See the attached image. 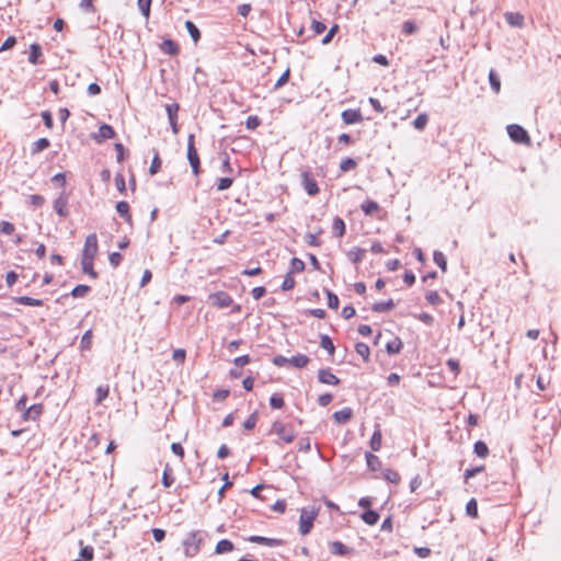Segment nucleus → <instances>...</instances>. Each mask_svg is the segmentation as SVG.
<instances>
[{"instance_id":"obj_25","label":"nucleus","mask_w":561,"mask_h":561,"mask_svg":"<svg viewBox=\"0 0 561 561\" xmlns=\"http://www.w3.org/2000/svg\"><path fill=\"white\" fill-rule=\"evenodd\" d=\"M42 55L41 46L37 44H32L30 47L28 61L33 65L38 62V58Z\"/></svg>"},{"instance_id":"obj_5","label":"nucleus","mask_w":561,"mask_h":561,"mask_svg":"<svg viewBox=\"0 0 561 561\" xmlns=\"http://www.w3.org/2000/svg\"><path fill=\"white\" fill-rule=\"evenodd\" d=\"M507 134L515 142H524L529 140L527 131L522 126L516 124L507 126Z\"/></svg>"},{"instance_id":"obj_29","label":"nucleus","mask_w":561,"mask_h":561,"mask_svg":"<svg viewBox=\"0 0 561 561\" xmlns=\"http://www.w3.org/2000/svg\"><path fill=\"white\" fill-rule=\"evenodd\" d=\"M356 353L363 357L365 362H368L370 350L366 343L359 342L355 345Z\"/></svg>"},{"instance_id":"obj_38","label":"nucleus","mask_w":561,"mask_h":561,"mask_svg":"<svg viewBox=\"0 0 561 561\" xmlns=\"http://www.w3.org/2000/svg\"><path fill=\"white\" fill-rule=\"evenodd\" d=\"M304 270H305V263L300 259H297V257L291 259L290 268H289L288 273H290V274L299 273V272H302Z\"/></svg>"},{"instance_id":"obj_50","label":"nucleus","mask_w":561,"mask_h":561,"mask_svg":"<svg viewBox=\"0 0 561 561\" xmlns=\"http://www.w3.org/2000/svg\"><path fill=\"white\" fill-rule=\"evenodd\" d=\"M0 232L10 236L14 232V226L9 221H0Z\"/></svg>"},{"instance_id":"obj_7","label":"nucleus","mask_w":561,"mask_h":561,"mask_svg":"<svg viewBox=\"0 0 561 561\" xmlns=\"http://www.w3.org/2000/svg\"><path fill=\"white\" fill-rule=\"evenodd\" d=\"M68 196L62 192L55 201H54V209L60 217H67L69 215L68 210Z\"/></svg>"},{"instance_id":"obj_51","label":"nucleus","mask_w":561,"mask_h":561,"mask_svg":"<svg viewBox=\"0 0 561 561\" xmlns=\"http://www.w3.org/2000/svg\"><path fill=\"white\" fill-rule=\"evenodd\" d=\"M233 183V179L231 178H221L218 181L217 190L225 191L228 190Z\"/></svg>"},{"instance_id":"obj_37","label":"nucleus","mask_w":561,"mask_h":561,"mask_svg":"<svg viewBox=\"0 0 561 561\" xmlns=\"http://www.w3.org/2000/svg\"><path fill=\"white\" fill-rule=\"evenodd\" d=\"M90 291V287L88 285H78L71 290V296L73 298H82Z\"/></svg>"},{"instance_id":"obj_3","label":"nucleus","mask_w":561,"mask_h":561,"mask_svg":"<svg viewBox=\"0 0 561 561\" xmlns=\"http://www.w3.org/2000/svg\"><path fill=\"white\" fill-rule=\"evenodd\" d=\"M98 253V238L95 233L87 236L82 251V257L94 260Z\"/></svg>"},{"instance_id":"obj_57","label":"nucleus","mask_w":561,"mask_h":561,"mask_svg":"<svg viewBox=\"0 0 561 561\" xmlns=\"http://www.w3.org/2000/svg\"><path fill=\"white\" fill-rule=\"evenodd\" d=\"M260 125V119L257 116H249L245 122V126L248 129L253 130Z\"/></svg>"},{"instance_id":"obj_12","label":"nucleus","mask_w":561,"mask_h":561,"mask_svg":"<svg viewBox=\"0 0 561 561\" xmlns=\"http://www.w3.org/2000/svg\"><path fill=\"white\" fill-rule=\"evenodd\" d=\"M187 159L191 164L193 173L197 175L199 173V157L195 146L191 145L190 148H187Z\"/></svg>"},{"instance_id":"obj_4","label":"nucleus","mask_w":561,"mask_h":561,"mask_svg":"<svg viewBox=\"0 0 561 561\" xmlns=\"http://www.w3.org/2000/svg\"><path fill=\"white\" fill-rule=\"evenodd\" d=\"M301 184L308 195L314 196L319 193L318 184L309 171H304L301 173Z\"/></svg>"},{"instance_id":"obj_43","label":"nucleus","mask_w":561,"mask_h":561,"mask_svg":"<svg viewBox=\"0 0 561 561\" xmlns=\"http://www.w3.org/2000/svg\"><path fill=\"white\" fill-rule=\"evenodd\" d=\"M91 344H92V332H91V330H88L84 332V334L81 337L80 347L82 350H90Z\"/></svg>"},{"instance_id":"obj_17","label":"nucleus","mask_w":561,"mask_h":561,"mask_svg":"<svg viewBox=\"0 0 561 561\" xmlns=\"http://www.w3.org/2000/svg\"><path fill=\"white\" fill-rule=\"evenodd\" d=\"M309 357L304 354H297L289 358V364L296 368H304L309 363Z\"/></svg>"},{"instance_id":"obj_45","label":"nucleus","mask_w":561,"mask_h":561,"mask_svg":"<svg viewBox=\"0 0 561 561\" xmlns=\"http://www.w3.org/2000/svg\"><path fill=\"white\" fill-rule=\"evenodd\" d=\"M356 167V161L352 158L343 159L340 163V170L342 172H347Z\"/></svg>"},{"instance_id":"obj_41","label":"nucleus","mask_w":561,"mask_h":561,"mask_svg":"<svg viewBox=\"0 0 561 561\" xmlns=\"http://www.w3.org/2000/svg\"><path fill=\"white\" fill-rule=\"evenodd\" d=\"M332 229L339 237H342L345 232L344 221L341 218L336 217L333 220Z\"/></svg>"},{"instance_id":"obj_35","label":"nucleus","mask_w":561,"mask_h":561,"mask_svg":"<svg viewBox=\"0 0 561 561\" xmlns=\"http://www.w3.org/2000/svg\"><path fill=\"white\" fill-rule=\"evenodd\" d=\"M489 81H490V85H491L492 90L495 93H499L501 90V81L494 70H491L489 72Z\"/></svg>"},{"instance_id":"obj_64","label":"nucleus","mask_w":561,"mask_h":561,"mask_svg":"<svg viewBox=\"0 0 561 561\" xmlns=\"http://www.w3.org/2000/svg\"><path fill=\"white\" fill-rule=\"evenodd\" d=\"M311 28L316 34H321L325 31V25L320 21L313 20L311 23Z\"/></svg>"},{"instance_id":"obj_10","label":"nucleus","mask_w":561,"mask_h":561,"mask_svg":"<svg viewBox=\"0 0 561 561\" xmlns=\"http://www.w3.org/2000/svg\"><path fill=\"white\" fill-rule=\"evenodd\" d=\"M341 117L345 124H355V123H359L363 119L362 113L359 110H351V108L343 111L341 114Z\"/></svg>"},{"instance_id":"obj_15","label":"nucleus","mask_w":561,"mask_h":561,"mask_svg":"<svg viewBox=\"0 0 561 561\" xmlns=\"http://www.w3.org/2000/svg\"><path fill=\"white\" fill-rule=\"evenodd\" d=\"M365 254H366L365 249L354 247L348 251L347 256L352 262L359 263L363 261Z\"/></svg>"},{"instance_id":"obj_24","label":"nucleus","mask_w":561,"mask_h":561,"mask_svg":"<svg viewBox=\"0 0 561 561\" xmlns=\"http://www.w3.org/2000/svg\"><path fill=\"white\" fill-rule=\"evenodd\" d=\"M402 348V342L399 337H394L386 345L388 354H398Z\"/></svg>"},{"instance_id":"obj_9","label":"nucleus","mask_w":561,"mask_h":561,"mask_svg":"<svg viewBox=\"0 0 561 561\" xmlns=\"http://www.w3.org/2000/svg\"><path fill=\"white\" fill-rule=\"evenodd\" d=\"M198 542H199V539L197 538V535L194 533L190 534V536L184 541L186 557L194 556V553L198 549Z\"/></svg>"},{"instance_id":"obj_47","label":"nucleus","mask_w":561,"mask_h":561,"mask_svg":"<svg viewBox=\"0 0 561 561\" xmlns=\"http://www.w3.org/2000/svg\"><path fill=\"white\" fill-rule=\"evenodd\" d=\"M383 477L386 480L392 483H398L400 481L399 473L391 469H386L383 472Z\"/></svg>"},{"instance_id":"obj_59","label":"nucleus","mask_w":561,"mask_h":561,"mask_svg":"<svg viewBox=\"0 0 561 561\" xmlns=\"http://www.w3.org/2000/svg\"><path fill=\"white\" fill-rule=\"evenodd\" d=\"M288 79H289V69H286L284 71V73L276 81L274 89H279L280 87H283L285 83H287Z\"/></svg>"},{"instance_id":"obj_18","label":"nucleus","mask_w":561,"mask_h":561,"mask_svg":"<svg viewBox=\"0 0 561 561\" xmlns=\"http://www.w3.org/2000/svg\"><path fill=\"white\" fill-rule=\"evenodd\" d=\"M50 142L47 138H39L33 142L31 147V153L37 154L49 147Z\"/></svg>"},{"instance_id":"obj_19","label":"nucleus","mask_w":561,"mask_h":561,"mask_svg":"<svg viewBox=\"0 0 561 561\" xmlns=\"http://www.w3.org/2000/svg\"><path fill=\"white\" fill-rule=\"evenodd\" d=\"M14 301L24 305V306H33V307H39L43 305V301L41 299L32 298L28 296H20L15 297Z\"/></svg>"},{"instance_id":"obj_44","label":"nucleus","mask_w":561,"mask_h":561,"mask_svg":"<svg viewBox=\"0 0 561 561\" xmlns=\"http://www.w3.org/2000/svg\"><path fill=\"white\" fill-rule=\"evenodd\" d=\"M466 512L469 516L476 518L478 516V504L474 499H471L468 501L466 505Z\"/></svg>"},{"instance_id":"obj_1","label":"nucleus","mask_w":561,"mask_h":561,"mask_svg":"<svg viewBox=\"0 0 561 561\" xmlns=\"http://www.w3.org/2000/svg\"><path fill=\"white\" fill-rule=\"evenodd\" d=\"M318 515V511L314 508L307 510L302 508L300 512V518H299V531L301 535H307L310 533L313 520Z\"/></svg>"},{"instance_id":"obj_27","label":"nucleus","mask_w":561,"mask_h":561,"mask_svg":"<svg viewBox=\"0 0 561 561\" xmlns=\"http://www.w3.org/2000/svg\"><path fill=\"white\" fill-rule=\"evenodd\" d=\"M161 49L169 55H176L179 51L178 45L171 39H164Z\"/></svg>"},{"instance_id":"obj_14","label":"nucleus","mask_w":561,"mask_h":561,"mask_svg":"<svg viewBox=\"0 0 561 561\" xmlns=\"http://www.w3.org/2000/svg\"><path fill=\"white\" fill-rule=\"evenodd\" d=\"M330 548H331V552L335 556H348L350 552H351V548H348L347 546H345L344 543L340 542V541H334L332 543H330Z\"/></svg>"},{"instance_id":"obj_55","label":"nucleus","mask_w":561,"mask_h":561,"mask_svg":"<svg viewBox=\"0 0 561 561\" xmlns=\"http://www.w3.org/2000/svg\"><path fill=\"white\" fill-rule=\"evenodd\" d=\"M257 421V414L256 412L252 413L243 423V427L245 430H252L254 428Z\"/></svg>"},{"instance_id":"obj_52","label":"nucleus","mask_w":561,"mask_h":561,"mask_svg":"<svg viewBox=\"0 0 561 561\" xmlns=\"http://www.w3.org/2000/svg\"><path fill=\"white\" fill-rule=\"evenodd\" d=\"M160 168H161V160H160L158 153H156L151 161V164L149 168V173L153 175L159 171Z\"/></svg>"},{"instance_id":"obj_6","label":"nucleus","mask_w":561,"mask_h":561,"mask_svg":"<svg viewBox=\"0 0 561 561\" xmlns=\"http://www.w3.org/2000/svg\"><path fill=\"white\" fill-rule=\"evenodd\" d=\"M209 300L217 308H227L232 304V298L225 291L211 294Z\"/></svg>"},{"instance_id":"obj_13","label":"nucleus","mask_w":561,"mask_h":561,"mask_svg":"<svg viewBox=\"0 0 561 561\" xmlns=\"http://www.w3.org/2000/svg\"><path fill=\"white\" fill-rule=\"evenodd\" d=\"M43 412L42 404H33L30 408H27L23 413V420L24 421H35Z\"/></svg>"},{"instance_id":"obj_16","label":"nucleus","mask_w":561,"mask_h":561,"mask_svg":"<svg viewBox=\"0 0 561 561\" xmlns=\"http://www.w3.org/2000/svg\"><path fill=\"white\" fill-rule=\"evenodd\" d=\"M352 416V410L350 408H344L342 410H339L334 412L333 419L336 423L343 424L346 423Z\"/></svg>"},{"instance_id":"obj_28","label":"nucleus","mask_w":561,"mask_h":561,"mask_svg":"<svg viewBox=\"0 0 561 561\" xmlns=\"http://www.w3.org/2000/svg\"><path fill=\"white\" fill-rule=\"evenodd\" d=\"M232 549H233L232 542L228 539H222L217 542L215 551L220 554V553L229 552Z\"/></svg>"},{"instance_id":"obj_56","label":"nucleus","mask_w":561,"mask_h":561,"mask_svg":"<svg viewBox=\"0 0 561 561\" xmlns=\"http://www.w3.org/2000/svg\"><path fill=\"white\" fill-rule=\"evenodd\" d=\"M173 482L174 479L169 474V466H167L162 474V484L164 488H170Z\"/></svg>"},{"instance_id":"obj_2","label":"nucleus","mask_w":561,"mask_h":561,"mask_svg":"<svg viewBox=\"0 0 561 561\" xmlns=\"http://www.w3.org/2000/svg\"><path fill=\"white\" fill-rule=\"evenodd\" d=\"M272 432L275 433L283 442L289 444L295 437L296 433L291 428H287V426L282 422H274L272 425Z\"/></svg>"},{"instance_id":"obj_32","label":"nucleus","mask_w":561,"mask_h":561,"mask_svg":"<svg viewBox=\"0 0 561 561\" xmlns=\"http://www.w3.org/2000/svg\"><path fill=\"white\" fill-rule=\"evenodd\" d=\"M381 432L379 428H377L371 438H370V448L374 450V451H378L381 447Z\"/></svg>"},{"instance_id":"obj_62","label":"nucleus","mask_w":561,"mask_h":561,"mask_svg":"<svg viewBox=\"0 0 561 561\" xmlns=\"http://www.w3.org/2000/svg\"><path fill=\"white\" fill-rule=\"evenodd\" d=\"M426 300L431 304V305H438L440 302V297L439 295L437 294V291H428L426 294Z\"/></svg>"},{"instance_id":"obj_60","label":"nucleus","mask_w":561,"mask_h":561,"mask_svg":"<svg viewBox=\"0 0 561 561\" xmlns=\"http://www.w3.org/2000/svg\"><path fill=\"white\" fill-rule=\"evenodd\" d=\"M328 306L332 309H336L339 307V298L331 291H328Z\"/></svg>"},{"instance_id":"obj_53","label":"nucleus","mask_w":561,"mask_h":561,"mask_svg":"<svg viewBox=\"0 0 561 561\" xmlns=\"http://www.w3.org/2000/svg\"><path fill=\"white\" fill-rule=\"evenodd\" d=\"M108 396V387L96 388V404L101 403Z\"/></svg>"},{"instance_id":"obj_61","label":"nucleus","mask_w":561,"mask_h":561,"mask_svg":"<svg viewBox=\"0 0 561 561\" xmlns=\"http://www.w3.org/2000/svg\"><path fill=\"white\" fill-rule=\"evenodd\" d=\"M483 469H484V467H483V466L467 469V470L465 471V479H466V480H469V479L473 478L476 474H478L479 472H481Z\"/></svg>"},{"instance_id":"obj_21","label":"nucleus","mask_w":561,"mask_h":561,"mask_svg":"<svg viewBox=\"0 0 561 561\" xmlns=\"http://www.w3.org/2000/svg\"><path fill=\"white\" fill-rule=\"evenodd\" d=\"M362 519L369 526H374L379 520V514L375 511L367 510L362 514Z\"/></svg>"},{"instance_id":"obj_33","label":"nucleus","mask_w":561,"mask_h":561,"mask_svg":"<svg viewBox=\"0 0 561 561\" xmlns=\"http://www.w3.org/2000/svg\"><path fill=\"white\" fill-rule=\"evenodd\" d=\"M427 122H428L427 114L422 113V114L417 115L416 118L413 121V126L417 130H423L426 127Z\"/></svg>"},{"instance_id":"obj_30","label":"nucleus","mask_w":561,"mask_h":561,"mask_svg":"<svg viewBox=\"0 0 561 561\" xmlns=\"http://www.w3.org/2000/svg\"><path fill=\"white\" fill-rule=\"evenodd\" d=\"M185 27H186L188 34L191 35L192 39L194 41V43H197L201 37V33H199V30L197 28V26L192 21H186Z\"/></svg>"},{"instance_id":"obj_31","label":"nucleus","mask_w":561,"mask_h":561,"mask_svg":"<svg viewBox=\"0 0 561 561\" xmlns=\"http://www.w3.org/2000/svg\"><path fill=\"white\" fill-rule=\"evenodd\" d=\"M473 449H474V454L480 458H485L489 455V448H488L486 444L482 440H478L474 444Z\"/></svg>"},{"instance_id":"obj_49","label":"nucleus","mask_w":561,"mask_h":561,"mask_svg":"<svg viewBox=\"0 0 561 561\" xmlns=\"http://www.w3.org/2000/svg\"><path fill=\"white\" fill-rule=\"evenodd\" d=\"M270 404L273 409H280L284 407V399L279 394H273L270 398Z\"/></svg>"},{"instance_id":"obj_58","label":"nucleus","mask_w":561,"mask_h":561,"mask_svg":"<svg viewBox=\"0 0 561 561\" xmlns=\"http://www.w3.org/2000/svg\"><path fill=\"white\" fill-rule=\"evenodd\" d=\"M16 44V39L14 36H9L4 42L3 44L1 45L0 47V53L1 51H4V50H8V49H11L14 45Z\"/></svg>"},{"instance_id":"obj_63","label":"nucleus","mask_w":561,"mask_h":561,"mask_svg":"<svg viewBox=\"0 0 561 561\" xmlns=\"http://www.w3.org/2000/svg\"><path fill=\"white\" fill-rule=\"evenodd\" d=\"M108 260L113 267H117L121 264L122 255L118 252H113L110 254Z\"/></svg>"},{"instance_id":"obj_34","label":"nucleus","mask_w":561,"mask_h":561,"mask_svg":"<svg viewBox=\"0 0 561 561\" xmlns=\"http://www.w3.org/2000/svg\"><path fill=\"white\" fill-rule=\"evenodd\" d=\"M320 346L323 350L328 351V353L330 355L334 354V351H335L334 344H333L332 340L328 335H322L321 336Z\"/></svg>"},{"instance_id":"obj_39","label":"nucleus","mask_w":561,"mask_h":561,"mask_svg":"<svg viewBox=\"0 0 561 561\" xmlns=\"http://www.w3.org/2000/svg\"><path fill=\"white\" fill-rule=\"evenodd\" d=\"M434 262L440 267L443 272H446L447 261L445 255L440 251L434 252Z\"/></svg>"},{"instance_id":"obj_22","label":"nucleus","mask_w":561,"mask_h":561,"mask_svg":"<svg viewBox=\"0 0 561 561\" xmlns=\"http://www.w3.org/2000/svg\"><path fill=\"white\" fill-rule=\"evenodd\" d=\"M93 261L94 260L82 257L81 259V266H82L83 273L88 274L92 278H96L98 274H96V272L93 268Z\"/></svg>"},{"instance_id":"obj_20","label":"nucleus","mask_w":561,"mask_h":561,"mask_svg":"<svg viewBox=\"0 0 561 561\" xmlns=\"http://www.w3.org/2000/svg\"><path fill=\"white\" fill-rule=\"evenodd\" d=\"M116 211L125 218L127 222L131 221V216L129 215V205L125 201H121L116 204Z\"/></svg>"},{"instance_id":"obj_48","label":"nucleus","mask_w":561,"mask_h":561,"mask_svg":"<svg viewBox=\"0 0 561 561\" xmlns=\"http://www.w3.org/2000/svg\"><path fill=\"white\" fill-rule=\"evenodd\" d=\"M295 286V278L293 277V274L290 273H287L286 276H285V279L282 284V289L283 290H290L293 289Z\"/></svg>"},{"instance_id":"obj_11","label":"nucleus","mask_w":561,"mask_h":561,"mask_svg":"<svg viewBox=\"0 0 561 561\" xmlns=\"http://www.w3.org/2000/svg\"><path fill=\"white\" fill-rule=\"evenodd\" d=\"M318 379L321 383L325 385H337L340 382V379L328 368L319 370Z\"/></svg>"},{"instance_id":"obj_42","label":"nucleus","mask_w":561,"mask_h":561,"mask_svg":"<svg viewBox=\"0 0 561 561\" xmlns=\"http://www.w3.org/2000/svg\"><path fill=\"white\" fill-rule=\"evenodd\" d=\"M366 462H367V466L373 470H377V468L380 466V460L379 458L374 455V454H370V453H367L366 454Z\"/></svg>"},{"instance_id":"obj_54","label":"nucleus","mask_w":561,"mask_h":561,"mask_svg":"<svg viewBox=\"0 0 561 561\" xmlns=\"http://www.w3.org/2000/svg\"><path fill=\"white\" fill-rule=\"evenodd\" d=\"M185 356H186V353H185V350H183V348L174 350L173 354H172L173 360L179 364H182L185 360Z\"/></svg>"},{"instance_id":"obj_46","label":"nucleus","mask_w":561,"mask_h":561,"mask_svg":"<svg viewBox=\"0 0 561 561\" xmlns=\"http://www.w3.org/2000/svg\"><path fill=\"white\" fill-rule=\"evenodd\" d=\"M179 108H180V106H179L178 103L167 104L165 105V111H167V114H168V118L169 119L178 118Z\"/></svg>"},{"instance_id":"obj_26","label":"nucleus","mask_w":561,"mask_h":561,"mask_svg":"<svg viewBox=\"0 0 561 561\" xmlns=\"http://www.w3.org/2000/svg\"><path fill=\"white\" fill-rule=\"evenodd\" d=\"M394 307V302L392 299H389L388 301H380L376 302L373 306V310L376 312H387L391 310Z\"/></svg>"},{"instance_id":"obj_23","label":"nucleus","mask_w":561,"mask_h":561,"mask_svg":"<svg viewBox=\"0 0 561 561\" xmlns=\"http://www.w3.org/2000/svg\"><path fill=\"white\" fill-rule=\"evenodd\" d=\"M250 541L266 545L270 547L279 546L282 542L278 539L265 538V537H261V536H252V537H250Z\"/></svg>"},{"instance_id":"obj_8","label":"nucleus","mask_w":561,"mask_h":561,"mask_svg":"<svg viewBox=\"0 0 561 561\" xmlns=\"http://www.w3.org/2000/svg\"><path fill=\"white\" fill-rule=\"evenodd\" d=\"M115 136V131L114 129L107 125V124H102L100 127H99V130L98 133H95L93 135V139L96 141V142H102L106 139H111Z\"/></svg>"},{"instance_id":"obj_40","label":"nucleus","mask_w":561,"mask_h":561,"mask_svg":"<svg viewBox=\"0 0 561 561\" xmlns=\"http://www.w3.org/2000/svg\"><path fill=\"white\" fill-rule=\"evenodd\" d=\"M138 8L141 12V14L148 19L150 15V7H151V0H138L137 1Z\"/></svg>"},{"instance_id":"obj_36","label":"nucleus","mask_w":561,"mask_h":561,"mask_svg":"<svg viewBox=\"0 0 561 561\" xmlns=\"http://www.w3.org/2000/svg\"><path fill=\"white\" fill-rule=\"evenodd\" d=\"M360 208L366 215H371L379 209V205L374 201H366Z\"/></svg>"}]
</instances>
